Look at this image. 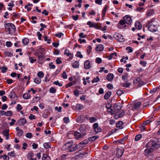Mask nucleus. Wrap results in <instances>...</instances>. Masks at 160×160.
<instances>
[{
    "label": "nucleus",
    "instance_id": "f257e3e1",
    "mask_svg": "<svg viewBox=\"0 0 160 160\" xmlns=\"http://www.w3.org/2000/svg\"><path fill=\"white\" fill-rule=\"evenodd\" d=\"M146 147L154 150L160 147V144L155 140H151L147 143Z\"/></svg>",
    "mask_w": 160,
    "mask_h": 160
},
{
    "label": "nucleus",
    "instance_id": "f03ea898",
    "mask_svg": "<svg viewBox=\"0 0 160 160\" xmlns=\"http://www.w3.org/2000/svg\"><path fill=\"white\" fill-rule=\"evenodd\" d=\"M5 27L6 29L10 33L13 34L16 31V28L15 25L12 23H8L5 24Z\"/></svg>",
    "mask_w": 160,
    "mask_h": 160
},
{
    "label": "nucleus",
    "instance_id": "7ed1b4c3",
    "mask_svg": "<svg viewBox=\"0 0 160 160\" xmlns=\"http://www.w3.org/2000/svg\"><path fill=\"white\" fill-rule=\"evenodd\" d=\"M151 21L148 22L146 25V27H148V30L152 32H155L158 31L157 27L154 25H150Z\"/></svg>",
    "mask_w": 160,
    "mask_h": 160
},
{
    "label": "nucleus",
    "instance_id": "20e7f679",
    "mask_svg": "<svg viewBox=\"0 0 160 160\" xmlns=\"http://www.w3.org/2000/svg\"><path fill=\"white\" fill-rule=\"evenodd\" d=\"M113 37L116 40L120 42H123L124 41L125 39L123 36L119 33H115L113 35Z\"/></svg>",
    "mask_w": 160,
    "mask_h": 160
},
{
    "label": "nucleus",
    "instance_id": "39448f33",
    "mask_svg": "<svg viewBox=\"0 0 160 160\" xmlns=\"http://www.w3.org/2000/svg\"><path fill=\"white\" fill-rule=\"evenodd\" d=\"M88 143V141L87 140H84L82 141L78 145V148L82 149L85 145Z\"/></svg>",
    "mask_w": 160,
    "mask_h": 160
},
{
    "label": "nucleus",
    "instance_id": "423d86ee",
    "mask_svg": "<svg viewBox=\"0 0 160 160\" xmlns=\"http://www.w3.org/2000/svg\"><path fill=\"white\" fill-rule=\"evenodd\" d=\"M123 18L125 20L126 24H130L132 22L131 17L128 15H126Z\"/></svg>",
    "mask_w": 160,
    "mask_h": 160
},
{
    "label": "nucleus",
    "instance_id": "0eeeda50",
    "mask_svg": "<svg viewBox=\"0 0 160 160\" xmlns=\"http://www.w3.org/2000/svg\"><path fill=\"white\" fill-rule=\"evenodd\" d=\"M71 142H69L66 143L62 147V150L64 151L66 150H68V151L70 147L71 146Z\"/></svg>",
    "mask_w": 160,
    "mask_h": 160
},
{
    "label": "nucleus",
    "instance_id": "6e6552de",
    "mask_svg": "<svg viewBox=\"0 0 160 160\" xmlns=\"http://www.w3.org/2000/svg\"><path fill=\"white\" fill-rule=\"evenodd\" d=\"M69 148L68 151L70 152L75 151L77 148H78V145H75L74 144L73 145L72 142H71V146H70Z\"/></svg>",
    "mask_w": 160,
    "mask_h": 160
},
{
    "label": "nucleus",
    "instance_id": "1a4fd4ad",
    "mask_svg": "<svg viewBox=\"0 0 160 160\" xmlns=\"http://www.w3.org/2000/svg\"><path fill=\"white\" fill-rule=\"evenodd\" d=\"M26 122V119L24 118H22L20 119L19 120L17 121V124L19 126H22L24 125Z\"/></svg>",
    "mask_w": 160,
    "mask_h": 160
},
{
    "label": "nucleus",
    "instance_id": "9d476101",
    "mask_svg": "<svg viewBox=\"0 0 160 160\" xmlns=\"http://www.w3.org/2000/svg\"><path fill=\"white\" fill-rule=\"evenodd\" d=\"M122 106H119L118 104L115 103L114 104L113 108L114 109V112L116 113L117 112H118L120 111L122 108Z\"/></svg>",
    "mask_w": 160,
    "mask_h": 160
},
{
    "label": "nucleus",
    "instance_id": "9b49d317",
    "mask_svg": "<svg viewBox=\"0 0 160 160\" xmlns=\"http://www.w3.org/2000/svg\"><path fill=\"white\" fill-rule=\"evenodd\" d=\"M117 152L116 155L118 158H120L122 155L123 151H122L121 149L119 148H117L116 149Z\"/></svg>",
    "mask_w": 160,
    "mask_h": 160
},
{
    "label": "nucleus",
    "instance_id": "f8f14e48",
    "mask_svg": "<svg viewBox=\"0 0 160 160\" xmlns=\"http://www.w3.org/2000/svg\"><path fill=\"white\" fill-rule=\"evenodd\" d=\"M45 50L44 49L40 48L36 50L35 54V56H38V55H42L44 52Z\"/></svg>",
    "mask_w": 160,
    "mask_h": 160
},
{
    "label": "nucleus",
    "instance_id": "ddd939ff",
    "mask_svg": "<svg viewBox=\"0 0 160 160\" xmlns=\"http://www.w3.org/2000/svg\"><path fill=\"white\" fill-rule=\"evenodd\" d=\"M86 134L85 132L81 134L80 133L78 132H75L74 133V135L75 137L78 139L84 136Z\"/></svg>",
    "mask_w": 160,
    "mask_h": 160
},
{
    "label": "nucleus",
    "instance_id": "4468645a",
    "mask_svg": "<svg viewBox=\"0 0 160 160\" xmlns=\"http://www.w3.org/2000/svg\"><path fill=\"white\" fill-rule=\"evenodd\" d=\"M84 67L87 69H89L91 67V64L89 60H87L84 62Z\"/></svg>",
    "mask_w": 160,
    "mask_h": 160
},
{
    "label": "nucleus",
    "instance_id": "2eb2a0df",
    "mask_svg": "<svg viewBox=\"0 0 160 160\" xmlns=\"http://www.w3.org/2000/svg\"><path fill=\"white\" fill-rule=\"evenodd\" d=\"M135 28L138 30H140L142 28V25L139 21H136L135 23Z\"/></svg>",
    "mask_w": 160,
    "mask_h": 160
},
{
    "label": "nucleus",
    "instance_id": "dca6fc26",
    "mask_svg": "<svg viewBox=\"0 0 160 160\" xmlns=\"http://www.w3.org/2000/svg\"><path fill=\"white\" fill-rule=\"evenodd\" d=\"M87 127V125L85 124H83L81 125L80 127L79 130L82 133L86 129Z\"/></svg>",
    "mask_w": 160,
    "mask_h": 160
},
{
    "label": "nucleus",
    "instance_id": "f3484780",
    "mask_svg": "<svg viewBox=\"0 0 160 160\" xmlns=\"http://www.w3.org/2000/svg\"><path fill=\"white\" fill-rule=\"evenodd\" d=\"M116 114L118 116V118L122 117L124 114V112L123 110H121L118 112H117Z\"/></svg>",
    "mask_w": 160,
    "mask_h": 160
},
{
    "label": "nucleus",
    "instance_id": "a211bd4d",
    "mask_svg": "<svg viewBox=\"0 0 160 160\" xmlns=\"http://www.w3.org/2000/svg\"><path fill=\"white\" fill-rule=\"evenodd\" d=\"M104 49L103 46L101 44L98 45L96 48V51L99 52L102 51Z\"/></svg>",
    "mask_w": 160,
    "mask_h": 160
},
{
    "label": "nucleus",
    "instance_id": "6ab92c4d",
    "mask_svg": "<svg viewBox=\"0 0 160 160\" xmlns=\"http://www.w3.org/2000/svg\"><path fill=\"white\" fill-rule=\"evenodd\" d=\"M153 151V150L152 148H148L146 149L145 151V155L147 156H148L149 154L152 152Z\"/></svg>",
    "mask_w": 160,
    "mask_h": 160
},
{
    "label": "nucleus",
    "instance_id": "aec40b11",
    "mask_svg": "<svg viewBox=\"0 0 160 160\" xmlns=\"http://www.w3.org/2000/svg\"><path fill=\"white\" fill-rule=\"evenodd\" d=\"M123 123L122 121L118 122L116 124V126L117 128H119L120 129L123 128Z\"/></svg>",
    "mask_w": 160,
    "mask_h": 160
},
{
    "label": "nucleus",
    "instance_id": "412c9836",
    "mask_svg": "<svg viewBox=\"0 0 160 160\" xmlns=\"http://www.w3.org/2000/svg\"><path fill=\"white\" fill-rule=\"evenodd\" d=\"M112 94L111 92L110 91H108L107 92L104 96V98L105 99H107L109 98Z\"/></svg>",
    "mask_w": 160,
    "mask_h": 160
},
{
    "label": "nucleus",
    "instance_id": "4be33fe9",
    "mask_svg": "<svg viewBox=\"0 0 160 160\" xmlns=\"http://www.w3.org/2000/svg\"><path fill=\"white\" fill-rule=\"evenodd\" d=\"M113 76L112 74L109 73L107 76V79L108 81H111L113 78Z\"/></svg>",
    "mask_w": 160,
    "mask_h": 160
},
{
    "label": "nucleus",
    "instance_id": "5701e85b",
    "mask_svg": "<svg viewBox=\"0 0 160 160\" xmlns=\"http://www.w3.org/2000/svg\"><path fill=\"white\" fill-rule=\"evenodd\" d=\"M9 97L11 99L12 98H15V97L17 98L16 94L13 91L11 92L9 94Z\"/></svg>",
    "mask_w": 160,
    "mask_h": 160
},
{
    "label": "nucleus",
    "instance_id": "b1692460",
    "mask_svg": "<svg viewBox=\"0 0 160 160\" xmlns=\"http://www.w3.org/2000/svg\"><path fill=\"white\" fill-rule=\"evenodd\" d=\"M87 24L89 25V27L91 28L92 27L95 28L97 26V24L96 23H92L90 21H88L87 23Z\"/></svg>",
    "mask_w": 160,
    "mask_h": 160
},
{
    "label": "nucleus",
    "instance_id": "393cba45",
    "mask_svg": "<svg viewBox=\"0 0 160 160\" xmlns=\"http://www.w3.org/2000/svg\"><path fill=\"white\" fill-rule=\"evenodd\" d=\"M99 137L98 136H93L88 138L89 141H93Z\"/></svg>",
    "mask_w": 160,
    "mask_h": 160
},
{
    "label": "nucleus",
    "instance_id": "a878e982",
    "mask_svg": "<svg viewBox=\"0 0 160 160\" xmlns=\"http://www.w3.org/2000/svg\"><path fill=\"white\" fill-rule=\"evenodd\" d=\"M126 23L125 22V20L123 19L121 20L119 22V24L118 25V27L119 28H122L120 27L121 25H123L125 24Z\"/></svg>",
    "mask_w": 160,
    "mask_h": 160
},
{
    "label": "nucleus",
    "instance_id": "bb28decb",
    "mask_svg": "<svg viewBox=\"0 0 160 160\" xmlns=\"http://www.w3.org/2000/svg\"><path fill=\"white\" fill-rule=\"evenodd\" d=\"M31 95L28 93H25L23 95V97L25 99H28L30 98Z\"/></svg>",
    "mask_w": 160,
    "mask_h": 160
},
{
    "label": "nucleus",
    "instance_id": "cd10ccee",
    "mask_svg": "<svg viewBox=\"0 0 160 160\" xmlns=\"http://www.w3.org/2000/svg\"><path fill=\"white\" fill-rule=\"evenodd\" d=\"M83 108V106L79 104H77L76 105V108L78 110H82Z\"/></svg>",
    "mask_w": 160,
    "mask_h": 160
},
{
    "label": "nucleus",
    "instance_id": "c85d7f7f",
    "mask_svg": "<svg viewBox=\"0 0 160 160\" xmlns=\"http://www.w3.org/2000/svg\"><path fill=\"white\" fill-rule=\"evenodd\" d=\"M41 81V80L39 78H36L34 79V82L36 84H38L40 83Z\"/></svg>",
    "mask_w": 160,
    "mask_h": 160
},
{
    "label": "nucleus",
    "instance_id": "c756f323",
    "mask_svg": "<svg viewBox=\"0 0 160 160\" xmlns=\"http://www.w3.org/2000/svg\"><path fill=\"white\" fill-rule=\"evenodd\" d=\"M115 56H117V53L114 52L111 53L108 58L109 60H111L113 58H115Z\"/></svg>",
    "mask_w": 160,
    "mask_h": 160
},
{
    "label": "nucleus",
    "instance_id": "7c9ffc66",
    "mask_svg": "<svg viewBox=\"0 0 160 160\" xmlns=\"http://www.w3.org/2000/svg\"><path fill=\"white\" fill-rule=\"evenodd\" d=\"M97 120V119L96 118L94 117H91L89 119V122L91 123H93L96 122Z\"/></svg>",
    "mask_w": 160,
    "mask_h": 160
},
{
    "label": "nucleus",
    "instance_id": "2f4dec72",
    "mask_svg": "<svg viewBox=\"0 0 160 160\" xmlns=\"http://www.w3.org/2000/svg\"><path fill=\"white\" fill-rule=\"evenodd\" d=\"M72 66L73 68H78L79 66V64L77 61H75L74 63H72Z\"/></svg>",
    "mask_w": 160,
    "mask_h": 160
},
{
    "label": "nucleus",
    "instance_id": "473e14b6",
    "mask_svg": "<svg viewBox=\"0 0 160 160\" xmlns=\"http://www.w3.org/2000/svg\"><path fill=\"white\" fill-rule=\"evenodd\" d=\"M29 42V40L28 38H24L22 39V43L25 45H27Z\"/></svg>",
    "mask_w": 160,
    "mask_h": 160
},
{
    "label": "nucleus",
    "instance_id": "72a5a7b5",
    "mask_svg": "<svg viewBox=\"0 0 160 160\" xmlns=\"http://www.w3.org/2000/svg\"><path fill=\"white\" fill-rule=\"evenodd\" d=\"M0 69L2 70V72L4 73L6 72H7L8 70V68L5 67H0Z\"/></svg>",
    "mask_w": 160,
    "mask_h": 160
},
{
    "label": "nucleus",
    "instance_id": "f704fd0d",
    "mask_svg": "<svg viewBox=\"0 0 160 160\" xmlns=\"http://www.w3.org/2000/svg\"><path fill=\"white\" fill-rule=\"evenodd\" d=\"M64 54L65 55H66L68 57L69 56H71L72 55L71 53L67 49H65Z\"/></svg>",
    "mask_w": 160,
    "mask_h": 160
},
{
    "label": "nucleus",
    "instance_id": "c9c22d12",
    "mask_svg": "<svg viewBox=\"0 0 160 160\" xmlns=\"http://www.w3.org/2000/svg\"><path fill=\"white\" fill-rule=\"evenodd\" d=\"M100 81V79L99 78V77L98 76L96 77V78H94L93 79H92V83H94V82H99Z\"/></svg>",
    "mask_w": 160,
    "mask_h": 160
},
{
    "label": "nucleus",
    "instance_id": "e433bc0d",
    "mask_svg": "<svg viewBox=\"0 0 160 160\" xmlns=\"http://www.w3.org/2000/svg\"><path fill=\"white\" fill-rule=\"evenodd\" d=\"M2 134L5 136L9 135V130L6 129L4 130L2 132Z\"/></svg>",
    "mask_w": 160,
    "mask_h": 160
},
{
    "label": "nucleus",
    "instance_id": "4c0bfd02",
    "mask_svg": "<svg viewBox=\"0 0 160 160\" xmlns=\"http://www.w3.org/2000/svg\"><path fill=\"white\" fill-rule=\"evenodd\" d=\"M50 143H45L43 144V146L45 148L47 149L50 147Z\"/></svg>",
    "mask_w": 160,
    "mask_h": 160
},
{
    "label": "nucleus",
    "instance_id": "58836bf2",
    "mask_svg": "<svg viewBox=\"0 0 160 160\" xmlns=\"http://www.w3.org/2000/svg\"><path fill=\"white\" fill-rule=\"evenodd\" d=\"M131 84V83L130 82H125L123 83L122 86L123 87L126 88H128Z\"/></svg>",
    "mask_w": 160,
    "mask_h": 160
},
{
    "label": "nucleus",
    "instance_id": "ea45409f",
    "mask_svg": "<svg viewBox=\"0 0 160 160\" xmlns=\"http://www.w3.org/2000/svg\"><path fill=\"white\" fill-rule=\"evenodd\" d=\"M4 55L7 56L11 57L13 56L12 53L8 51H5L4 52Z\"/></svg>",
    "mask_w": 160,
    "mask_h": 160
},
{
    "label": "nucleus",
    "instance_id": "a19ab883",
    "mask_svg": "<svg viewBox=\"0 0 160 160\" xmlns=\"http://www.w3.org/2000/svg\"><path fill=\"white\" fill-rule=\"evenodd\" d=\"M37 75L39 78H42L44 76V73L42 72H39L38 73Z\"/></svg>",
    "mask_w": 160,
    "mask_h": 160
},
{
    "label": "nucleus",
    "instance_id": "79ce46f5",
    "mask_svg": "<svg viewBox=\"0 0 160 160\" xmlns=\"http://www.w3.org/2000/svg\"><path fill=\"white\" fill-rule=\"evenodd\" d=\"M141 79L139 77H137L136 79L134 80L133 83L134 84H137L140 81Z\"/></svg>",
    "mask_w": 160,
    "mask_h": 160
},
{
    "label": "nucleus",
    "instance_id": "37998d69",
    "mask_svg": "<svg viewBox=\"0 0 160 160\" xmlns=\"http://www.w3.org/2000/svg\"><path fill=\"white\" fill-rule=\"evenodd\" d=\"M142 135L141 134H138L137 135L135 138V141H138L139 140L142 138Z\"/></svg>",
    "mask_w": 160,
    "mask_h": 160
},
{
    "label": "nucleus",
    "instance_id": "c03bdc74",
    "mask_svg": "<svg viewBox=\"0 0 160 160\" xmlns=\"http://www.w3.org/2000/svg\"><path fill=\"white\" fill-rule=\"evenodd\" d=\"M141 104L140 102H138L136 103L134 106V108L135 109H138Z\"/></svg>",
    "mask_w": 160,
    "mask_h": 160
},
{
    "label": "nucleus",
    "instance_id": "a18cd8bd",
    "mask_svg": "<svg viewBox=\"0 0 160 160\" xmlns=\"http://www.w3.org/2000/svg\"><path fill=\"white\" fill-rule=\"evenodd\" d=\"M50 114L49 112H47L46 113H44L42 114V116L44 118H48V116Z\"/></svg>",
    "mask_w": 160,
    "mask_h": 160
},
{
    "label": "nucleus",
    "instance_id": "49530a36",
    "mask_svg": "<svg viewBox=\"0 0 160 160\" xmlns=\"http://www.w3.org/2000/svg\"><path fill=\"white\" fill-rule=\"evenodd\" d=\"M126 49L128 53L132 52L133 51L132 49L130 47H127Z\"/></svg>",
    "mask_w": 160,
    "mask_h": 160
},
{
    "label": "nucleus",
    "instance_id": "de8ad7c7",
    "mask_svg": "<svg viewBox=\"0 0 160 160\" xmlns=\"http://www.w3.org/2000/svg\"><path fill=\"white\" fill-rule=\"evenodd\" d=\"M49 158V157L48 156L47 154L44 153L43 155L42 159V160H48V158Z\"/></svg>",
    "mask_w": 160,
    "mask_h": 160
},
{
    "label": "nucleus",
    "instance_id": "09e8293b",
    "mask_svg": "<svg viewBox=\"0 0 160 160\" xmlns=\"http://www.w3.org/2000/svg\"><path fill=\"white\" fill-rule=\"evenodd\" d=\"M92 50V47L90 46H89L88 47V49L87 50V53L88 55H89L91 52Z\"/></svg>",
    "mask_w": 160,
    "mask_h": 160
},
{
    "label": "nucleus",
    "instance_id": "8fccbe9b",
    "mask_svg": "<svg viewBox=\"0 0 160 160\" xmlns=\"http://www.w3.org/2000/svg\"><path fill=\"white\" fill-rule=\"evenodd\" d=\"M37 56L38 57V60L39 61L42 60L44 58V57L43 55H40Z\"/></svg>",
    "mask_w": 160,
    "mask_h": 160
},
{
    "label": "nucleus",
    "instance_id": "3c124183",
    "mask_svg": "<svg viewBox=\"0 0 160 160\" xmlns=\"http://www.w3.org/2000/svg\"><path fill=\"white\" fill-rule=\"evenodd\" d=\"M56 91V90L54 88L52 87L49 89V92L52 93H55Z\"/></svg>",
    "mask_w": 160,
    "mask_h": 160
},
{
    "label": "nucleus",
    "instance_id": "603ef678",
    "mask_svg": "<svg viewBox=\"0 0 160 160\" xmlns=\"http://www.w3.org/2000/svg\"><path fill=\"white\" fill-rule=\"evenodd\" d=\"M62 76L64 79H66L67 78V75L66 74V72L65 71H63Z\"/></svg>",
    "mask_w": 160,
    "mask_h": 160
},
{
    "label": "nucleus",
    "instance_id": "864d4df0",
    "mask_svg": "<svg viewBox=\"0 0 160 160\" xmlns=\"http://www.w3.org/2000/svg\"><path fill=\"white\" fill-rule=\"evenodd\" d=\"M76 56L79 57L80 58H82L83 57L82 55L81 54V52L79 51H78L77 54L76 55Z\"/></svg>",
    "mask_w": 160,
    "mask_h": 160
},
{
    "label": "nucleus",
    "instance_id": "5fc2aeb1",
    "mask_svg": "<svg viewBox=\"0 0 160 160\" xmlns=\"http://www.w3.org/2000/svg\"><path fill=\"white\" fill-rule=\"evenodd\" d=\"M17 134L18 136L21 137L23 134V132L22 129H20Z\"/></svg>",
    "mask_w": 160,
    "mask_h": 160
},
{
    "label": "nucleus",
    "instance_id": "6e6d98bb",
    "mask_svg": "<svg viewBox=\"0 0 160 160\" xmlns=\"http://www.w3.org/2000/svg\"><path fill=\"white\" fill-rule=\"evenodd\" d=\"M26 137L27 138H31L32 137V133L28 132L26 134Z\"/></svg>",
    "mask_w": 160,
    "mask_h": 160
},
{
    "label": "nucleus",
    "instance_id": "4d7b16f0",
    "mask_svg": "<svg viewBox=\"0 0 160 160\" xmlns=\"http://www.w3.org/2000/svg\"><path fill=\"white\" fill-rule=\"evenodd\" d=\"M94 131L96 132V133H98L101 132L102 131V129L98 127V128L94 129Z\"/></svg>",
    "mask_w": 160,
    "mask_h": 160
},
{
    "label": "nucleus",
    "instance_id": "13d9d810",
    "mask_svg": "<svg viewBox=\"0 0 160 160\" xmlns=\"http://www.w3.org/2000/svg\"><path fill=\"white\" fill-rule=\"evenodd\" d=\"M53 84L56 85H58L59 87H61L62 86V84L60 83L58 81L54 82H53Z\"/></svg>",
    "mask_w": 160,
    "mask_h": 160
},
{
    "label": "nucleus",
    "instance_id": "bf43d9fd",
    "mask_svg": "<svg viewBox=\"0 0 160 160\" xmlns=\"http://www.w3.org/2000/svg\"><path fill=\"white\" fill-rule=\"evenodd\" d=\"M63 121L64 122L68 123L69 122V119L67 117H65L63 118Z\"/></svg>",
    "mask_w": 160,
    "mask_h": 160
},
{
    "label": "nucleus",
    "instance_id": "052dcab7",
    "mask_svg": "<svg viewBox=\"0 0 160 160\" xmlns=\"http://www.w3.org/2000/svg\"><path fill=\"white\" fill-rule=\"evenodd\" d=\"M96 62L98 64L102 62V59L99 58H98L96 59Z\"/></svg>",
    "mask_w": 160,
    "mask_h": 160
},
{
    "label": "nucleus",
    "instance_id": "680f3d73",
    "mask_svg": "<svg viewBox=\"0 0 160 160\" xmlns=\"http://www.w3.org/2000/svg\"><path fill=\"white\" fill-rule=\"evenodd\" d=\"M79 36L81 38H85L86 37V35H84L83 32H81L79 34Z\"/></svg>",
    "mask_w": 160,
    "mask_h": 160
},
{
    "label": "nucleus",
    "instance_id": "e2e57ef3",
    "mask_svg": "<svg viewBox=\"0 0 160 160\" xmlns=\"http://www.w3.org/2000/svg\"><path fill=\"white\" fill-rule=\"evenodd\" d=\"M28 118L31 120L35 119L36 118L35 116L32 114H30Z\"/></svg>",
    "mask_w": 160,
    "mask_h": 160
},
{
    "label": "nucleus",
    "instance_id": "0e129e2a",
    "mask_svg": "<svg viewBox=\"0 0 160 160\" xmlns=\"http://www.w3.org/2000/svg\"><path fill=\"white\" fill-rule=\"evenodd\" d=\"M12 115V113L10 111H8L6 112V116H11Z\"/></svg>",
    "mask_w": 160,
    "mask_h": 160
},
{
    "label": "nucleus",
    "instance_id": "69168bd1",
    "mask_svg": "<svg viewBox=\"0 0 160 160\" xmlns=\"http://www.w3.org/2000/svg\"><path fill=\"white\" fill-rule=\"evenodd\" d=\"M153 12V10H148V12L147 13V15L148 16H150L152 15V13Z\"/></svg>",
    "mask_w": 160,
    "mask_h": 160
},
{
    "label": "nucleus",
    "instance_id": "338daca9",
    "mask_svg": "<svg viewBox=\"0 0 160 160\" xmlns=\"http://www.w3.org/2000/svg\"><path fill=\"white\" fill-rule=\"evenodd\" d=\"M8 155L12 157H15L16 156V154L14 153V151H12L8 153Z\"/></svg>",
    "mask_w": 160,
    "mask_h": 160
},
{
    "label": "nucleus",
    "instance_id": "774afa93",
    "mask_svg": "<svg viewBox=\"0 0 160 160\" xmlns=\"http://www.w3.org/2000/svg\"><path fill=\"white\" fill-rule=\"evenodd\" d=\"M56 63L57 64H59L62 62V61L59 58H58L56 60Z\"/></svg>",
    "mask_w": 160,
    "mask_h": 160
}]
</instances>
